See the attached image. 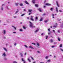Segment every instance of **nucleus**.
<instances>
[{
    "mask_svg": "<svg viewBox=\"0 0 63 63\" xmlns=\"http://www.w3.org/2000/svg\"><path fill=\"white\" fill-rule=\"evenodd\" d=\"M44 8H46V6H44Z\"/></svg>",
    "mask_w": 63,
    "mask_h": 63,
    "instance_id": "338daca9",
    "label": "nucleus"
},
{
    "mask_svg": "<svg viewBox=\"0 0 63 63\" xmlns=\"http://www.w3.org/2000/svg\"><path fill=\"white\" fill-rule=\"evenodd\" d=\"M39 29H38L37 30H36V31H35V33H36L39 31Z\"/></svg>",
    "mask_w": 63,
    "mask_h": 63,
    "instance_id": "9d476101",
    "label": "nucleus"
},
{
    "mask_svg": "<svg viewBox=\"0 0 63 63\" xmlns=\"http://www.w3.org/2000/svg\"><path fill=\"white\" fill-rule=\"evenodd\" d=\"M48 22V20H45L44 21L45 22Z\"/></svg>",
    "mask_w": 63,
    "mask_h": 63,
    "instance_id": "c9c22d12",
    "label": "nucleus"
},
{
    "mask_svg": "<svg viewBox=\"0 0 63 63\" xmlns=\"http://www.w3.org/2000/svg\"><path fill=\"white\" fill-rule=\"evenodd\" d=\"M18 12V10L17 11H16V13H15L16 14Z\"/></svg>",
    "mask_w": 63,
    "mask_h": 63,
    "instance_id": "a878e982",
    "label": "nucleus"
},
{
    "mask_svg": "<svg viewBox=\"0 0 63 63\" xmlns=\"http://www.w3.org/2000/svg\"><path fill=\"white\" fill-rule=\"evenodd\" d=\"M20 55H21V57H22V56H23V54H22V53H20Z\"/></svg>",
    "mask_w": 63,
    "mask_h": 63,
    "instance_id": "412c9836",
    "label": "nucleus"
},
{
    "mask_svg": "<svg viewBox=\"0 0 63 63\" xmlns=\"http://www.w3.org/2000/svg\"><path fill=\"white\" fill-rule=\"evenodd\" d=\"M47 62H50V60H48L47 61Z\"/></svg>",
    "mask_w": 63,
    "mask_h": 63,
    "instance_id": "ea45409f",
    "label": "nucleus"
},
{
    "mask_svg": "<svg viewBox=\"0 0 63 63\" xmlns=\"http://www.w3.org/2000/svg\"><path fill=\"white\" fill-rule=\"evenodd\" d=\"M25 3H26V4H29V3L28 2H27L26 1H25Z\"/></svg>",
    "mask_w": 63,
    "mask_h": 63,
    "instance_id": "2eb2a0df",
    "label": "nucleus"
},
{
    "mask_svg": "<svg viewBox=\"0 0 63 63\" xmlns=\"http://www.w3.org/2000/svg\"><path fill=\"white\" fill-rule=\"evenodd\" d=\"M32 2L33 4H35V1H36V0H33L32 1Z\"/></svg>",
    "mask_w": 63,
    "mask_h": 63,
    "instance_id": "1a4fd4ad",
    "label": "nucleus"
},
{
    "mask_svg": "<svg viewBox=\"0 0 63 63\" xmlns=\"http://www.w3.org/2000/svg\"><path fill=\"white\" fill-rule=\"evenodd\" d=\"M38 19V17H35V21H37Z\"/></svg>",
    "mask_w": 63,
    "mask_h": 63,
    "instance_id": "423d86ee",
    "label": "nucleus"
},
{
    "mask_svg": "<svg viewBox=\"0 0 63 63\" xmlns=\"http://www.w3.org/2000/svg\"><path fill=\"white\" fill-rule=\"evenodd\" d=\"M29 23L30 24L29 25V26L31 28H35V26H33L34 24H33L32 22H29Z\"/></svg>",
    "mask_w": 63,
    "mask_h": 63,
    "instance_id": "f257e3e1",
    "label": "nucleus"
},
{
    "mask_svg": "<svg viewBox=\"0 0 63 63\" xmlns=\"http://www.w3.org/2000/svg\"><path fill=\"white\" fill-rule=\"evenodd\" d=\"M32 44H33V45H36V44L35 43H32Z\"/></svg>",
    "mask_w": 63,
    "mask_h": 63,
    "instance_id": "8fccbe9b",
    "label": "nucleus"
},
{
    "mask_svg": "<svg viewBox=\"0 0 63 63\" xmlns=\"http://www.w3.org/2000/svg\"><path fill=\"white\" fill-rule=\"evenodd\" d=\"M13 33H14L15 34H16V32H13Z\"/></svg>",
    "mask_w": 63,
    "mask_h": 63,
    "instance_id": "69168bd1",
    "label": "nucleus"
},
{
    "mask_svg": "<svg viewBox=\"0 0 63 63\" xmlns=\"http://www.w3.org/2000/svg\"><path fill=\"white\" fill-rule=\"evenodd\" d=\"M43 20V19L42 18H41L40 20V21H42Z\"/></svg>",
    "mask_w": 63,
    "mask_h": 63,
    "instance_id": "2f4dec72",
    "label": "nucleus"
},
{
    "mask_svg": "<svg viewBox=\"0 0 63 63\" xmlns=\"http://www.w3.org/2000/svg\"><path fill=\"white\" fill-rule=\"evenodd\" d=\"M54 14H53L52 15V18H54Z\"/></svg>",
    "mask_w": 63,
    "mask_h": 63,
    "instance_id": "cd10ccee",
    "label": "nucleus"
},
{
    "mask_svg": "<svg viewBox=\"0 0 63 63\" xmlns=\"http://www.w3.org/2000/svg\"><path fill=\"white\" fill-rule=\"evenodd\" d=\"M8 6H6V8H7L8 10H9V8H8Z\"/></svg>",
    "mask_w": 63,
    "mask_h": 63,
    "instance_id": "c85d7f7f",
    "label": "nucleus"
},
{
    "mask_svg": "<svg viewBox=\"0 0 63 63\" xmlns=\"http://www.w3.org/2000/svg\"><path fill=\"white\" fill-rule=\"evenodd\" d=\"M12 27H13V28H14V29H15V30H16V28L14 27V26H12Z\"/></svg>",
    "mask_w": 63,
    "mask_h": 63,
    "instance_id": "9b49d317",
    "label": "nucleus"
},
{
    "mask_svg": "<svg viewBox=\"0 0 63 63\" xmlns=\"http://www.w3.org/2000/svg\"><path fill=\"white\" fill-rule=\"evenodd\" d=\"M50 29H48V31H50Z\"/></svg>",
    "mask_w": 63,
    "mask_h": 63,
    "instance_id": "864d4df0",
    "label": "nucleus"
},
{
    "mask_svg": "<svg viewBox=\"0 0 63 63\" xmlns=\"http://www.w3.org/2000/svg\"><path fill=\"white\" fill-rule=\"evenodd\" d=\"M54 58H56V56L55 55V56H54Z\"/></svg>",
    "mask_w": 63,
    "mask_h": 63,
    "instance_id": "5fc2aeb1",
    "label": "nucleus"
},
{
    "mask_svg": "<svg viewBox=\"0 0 63 63\" xmlns=\"http://www.w3.org/2000/svg\"><path fill=\"white\" fill-rule=\"evenodd\" d=\"M54 44H56V42H55L54 43Z\"/></svg>",
    "mask_w": 63,
    "mask_h": 63,
    "instance_id": "052dcab7",
    "label": "nucleus"
},
{
    "mask_svg": "<svg viewBox=\"0 0 63 63\" xmlns=\"http://www.w3.org/2000/svg\"><path fill=\"white\" fill-rule=\"evenodd\" d=\"M19 4V3H15V5L16 6H18V5Z\"/></svg>",
    "mask_w": 63,
    "mask_h": 63,
    "instance_id": "4be33fe9",
    "label": "nucleus"
},
{
    "mask_svg": "<svg viewBox=\"0 0 63 63\" xmlns=\"http://www.w3.org/2000/svg\"><path fill=\"white\" fill-rule=\"evenodd\" d=\"M19 31H23V30H22V29H20L19 30Z\"/></svg>",
    "mask_w": 63,
    "mask_h": 63,
    "instance_id": "4c0bfd02",
    "label": "nucleus"
},
{
    "mask_svg": "<svg viewBox=\"0 0 63 63\" xmlns=\"http://www.w3.org/2000/svg\"><path fill=\"white\" fill-rule=\"evenodd\" d=\"M50 43H52V42H53V40H52V39H51L50 41Z\"/></svg>",
    "mask_w": 63,
    "mask_h": 63,
    "instance_id": "ddd939ff",
    "label": "nucleus"
},
{
    "mask_svg": "<svg viewBox=\"0 0 63 63\" xmlns=\"http://www.w3.org/2000/svg\"><path fill=\"white\" fill-rule=\"evenodd\" d=\"M43 35H44V33H42L41 34L42 36H43Z\"/></svg>",
    "mask_w": 63,
    "mask_h": 63,
    "instance_id": "6e6d98bb",
    "label": "nucleus"
},
{
    "mask_svg": "<svg viewBox=\"0 0 63 63\" xmlns=\"http://www.w3.org/2000/svg\"><path fill=\"white\" fill-rule=\"evenodd\" d=\"M53 8H51L50 9V10L51 11H52L53 10Z\"/></svg>",
    "mask_w": 63,
    "mask_h": 63,
    "instance_id": "473e14b6",
    "label": "nucleus"
},
{
    "mask_svg": "<svg viewBox=\"0 0 63 63\" xmlns=\"http://www.w3.org/2000/svg\"><path fill=\"white\" fill-rule=\"evenodd\" d=\"M25 15V14H23L21 15V16H24V15Z\"/></svg>",
    "mask_w": 63,
    "mask_h": 63,
    "instance_id": "393cba45",
    "label": "nucleus"
},
{
    "mask_svg": "<svg viewBox=\"0 0 63 63\" xmlns=\"http://www.w3.org/2000/svg\"><path fill=\"white\" fill-rule=\"evenodd\" d=\"M48 56H47L45 58L47 59H48Z\"/></svg>",
    "mask_w": 63,
    "mask_h": 63,
    "instance_id": "7c9ffc66",
    "label": "nucleus"
},
{
    "mask_svg": "<svg viewBox=\"0 0 63 63\" xmlns=\"http://www.w3.org/2000/svg\"><path fill=\"white\" fill-rule=\"evenodd\" d=\"M62 47V44H61L60 45L59 47Z\"/></svg>",
    "mask_w": 63,
    "mask_h": 63,
    "instance_id": "a211bd4d",
    "label": "nucleus"
},
{
    "mask_svg": "<svg viewBox=\"0 0 63 63\" xmlns=\"http://www.w3.org/2000/svg\"><path fill=\"white\" fill-rule=\"evenodd\" d=\"M47 38H48V36H47L46 39H47Z\"/></svg>",
    "mask_w": 63,
    "mask_h": 63,
    "instance_id": "603ef678",
    "label": "nucleus"
},
{
    "mask_svg": "<svg viewBox=\"0 0 63 63\" xmlns=\"http://www.w3.org/2000/svg\"><path fill=\"white\" fill-rule=\"evenodd\" d=\"M56 13H58V8H57V7H56Z\"/></svg>",
    "mask_w": 63,
    "mask_h": 63,
    "instance_id": "39448f33",
    "label": "nucleus"
},
{
    "mask_svg": "<svg viewBox=\"0 0 63 63\" xmlns=\"http://www.w3.org/2000/svg\"><path fill=\"white\" fill-rule=\"evenodd\" d=\"M56 3L57 4V6L58 7H59V4H58V1H57Z\"/></svg>",
    "mask_w": 63,
    "mask_h": 63,
    "instance_id": "f8f14e48",
    "label": "nucleus"
},
{
    "mask_svg": "<svg viewBox=\"0 0 63 63\" xmlns=\"http://www.w3.org/2000/svg\"><path fill=\"white\" fill-rule=\"evenodd\" d=\"M60 50H61V51H63V49H61V48L60 49Z\"/></svg>",
    "mask_w": 63,
    "mask_h": 63,
    "instance_id": "e433bc0d",
    "label": "nucleus"
},
{
    "mask_svg": "<svg viewBox=\"0 0 63 63\" xmlns=\"http://www.w3.org/2000/svg\"><path fill=\"white\" fill-rule=\"evenodd\" d=\"M3 6H4V4H2L1 7V10L2 11H3L4 9V8H3Z\"/></svg>",
    "mask_w": 63,
    "mask_h": 63,
    "instance_id": "7ed1b4c3",
    "label": "nucleus"
},
{
    "mask_svg": "<svg viewBox=\"0 0 63 63\" xmlns=\"http://www.w3.org/2000/svg\"><path fill=\"white\" fill-rule=\"evenodd\" d=\"M22 61H23V63H26V62L25 60H24L23 58L22 59Z\"/></svg>",
    "mask_w": 63,
    "mask_h": 63,
    "instance_id": "20e7f679",
    "label": "nucleus"
},
{
    "mask_svg": "<svg viewBox=\"0 0 63 63\" xmlns=\"http://www.w3.org/2000/svg\"><path fill=\"white\" fill-rule=\"evenodd\" d=\"M4 50H5V51H7V49L5 48H4Z\"/></svg>",
    "mask_w": 63,
    "mask_h": 63,
    "instance_id": "72a5a7b5",
    "label": "nucleus"
},
{
    "mask_svg": "<svg viewBox=\"0 0 63 63\" xmlns=\"http://www.w3.org/2000/svg\"><path fill=\"white\" fill-rule=\"evenodd\" d=\"M32 10L31 9L30 10H29V12H30V13H31V11H32Z\"/></svg>",
    "mask_w": 63,
    "mask_h": 63,
    "instance_id": "b1692460",
    "label": "nucleus"
},
{
    "mask_svg": "<svg viewBox=\"0 0 63 63\" xmlns=\"http://www.w3.org/2000/svg\"><path fill=\"white\" fill-rule=\"evenodd\" d=\"M28 60L30 62H31V60H30V59H29V58H28Z\"/></svg>",
    "mask_w": 63,
    "mask_h": 63,
    "instance_id": "aec40b11",
    "label": "nucleus"
},
{
    "mask_svg": "<svg viewBox=\"0 0 63 63\" xmlns=\"http://www.w3.org/2000/svg\"><path fill=\"white\" fill-rule=\"evenodd\" d=\"M31 58L32 59V60H34V59L32 57H31Z\"/></svg>",
    "mask_w": 63,
    "mask_h": 63,
    "instance_id": "5701e85b",
    "label": "nucleus"
},
{
    "mask_svg": "<svg viewBox=\"0 0 63 63\" xmlns=\"http://www.w3.org/2000/svg\"><path fill=\"white\" fill-rule=\"evenodd\" d=\"M53 32H54V33H55V31H54V30H53Z\"/></svg>",
    "mask_w": 63,
    "mask_h": 63,
    "instance_id": "de8ad7c7",
    "label": "nucleus"
},
{
    "mask_svg": "<svg viewBox=\"0 0 63 63\" xmlns=\"http://www.w3.org/2000/svg\"><path fill=\"white\" fill-rule=\"evenodd\" d=\"M4 60H7V59H6V58H4Z\"/></svg>",
    "mask_w": 63,
    "mask_h": 63,
    "instance_id": "37998d69",
    "label": "nucleus"
},
{
    "mask_svg": "<svg viewBox=\"0 0 63 63\" xmlns=\"http://www.w3.org/2000/svg\"><path fill=\"white\" fill-rule=\"evenodd\" d=\"M43 16H45V15H46V14H43Z\"/></svg>",
    "mask_w": 63,
    "mask_h": 63,
    "instance_id": "13d9d810",
    "label": "nucleus"
},
{
    "mask_svg": "<svg viewBox=\"0 0 63 63\" xmlns=\"http://www.w3.org/2000/svg\"><path fill=\"white\" fill-rule=\"evenodd\" d=\"M3 38H4V39H5L6 38V37H3Z\"/></svg>",
    "mask_w": 63,
    "mask_h": 63,
    "instance_id": "774afa93",
    "label": "nucleus"
},
{
    "mask_svg": "<svg viewBox=\"0 0 63 63\" xmlns=\"http://www.w3.org/2000/svg\"><path fill=\"white\" fill-rule=\"evenodd\" d=\"M25 47L26 48H27V46L26 45H24Z\"/></svg>",
    "mask_w": 63,
    "mask_h": 63,
    "instance_id": "a19ab883",
    "label": "nucleus"
},
{
    "mask_svg": "<svg viewBox=\"0 0 63 63\" xmlns=\"http://www.w3.org/2000/svg\"><path fill=\"white\" fill-rule=\"evenodd\" d=\"M24 55H26V53H25Z\"/></svg>",
    "mask_w": 63,
    "mask_h": 63,
    "instance_id": "4d7b16f0",
    "label": "nucleus"
},
{
    "mask_svg": "<svg viewBox=\"0 0 63 63\" xmlns=\"http://www.w3.org/2000/svg\"><path fill=\"white\" fill-rule=\"evenodd\" d=\"M29 48H31L32 49H34V48H33V47H32V46H30L29 47Z\"/></svg>",
    "mask_w": 63,
    "mask_h": 63,
    "instance_id": "0eeeda50",
    "label": "nucleus"
},
{
    "mask_svg": "<svg viewBox=\"0 0 63 63\" xmlns=\"http://www.w3.org/2000/svg\"><path fill=\"white\" fill-rule=\"evenodd\" d=\"M16 43H15V44H14V45H15V46H16Z\"/></svg>",
    "mask_w": 63,
    "mask_h": 63,
    "instance_id": "0e129e2a",
    "label": "nucleus"
},
{
    "mask_svg": "<svg viewBox=\"0 0 63 63\" xmlns=\"http://www.w3.org/2000/svg\"><path fill=\"white\" fill-rule=\"evenodd\" d=\"M38 53H41V52H40V51H38Z\"/></svg>",
    "mask_w": 63,
    "mask_h": 63,
    "instance_id": "680f3d73",
    "label": "nucleus"
},
{
    "mask_svg": "<svg viewBox=\"0 0 63 63\" xmlns=\"http://www.w3.org/2000/svg\"><path fill=\"white\" fill-rule=\"evenodd\" d=\"M33 16H31V20L32 21H34V19H33Z\"/></svg>",
    "mask_w": 63,
    "mask_h": 63,
    "instance_id": "f03ea898",
    "label": "nucleus"
},
{
    "mask_svg": "<svg viewBox=\"0 0 63 63\" xmlns=\"http://www.w3.org/2000/svg\"><path fill=\"white\" fill-rule=\"evenodd\" d=\"M23 28L24 29H26V27H23Z\"/></svg>",
    "mask_w": 63,
    "mask_h": 63,
    "instance_id": "a18cd8bd",
    "label": "nucleus"
},
{
    "mask_svg": "<svg viewBox=\"0 0 63 63\" xmlns=\"http://www.w3.org/2000/svg\"><path fill=\"white\" fill-rule=\"evenodd\" d=\"M6 33V30H4L3 31V34H5Z\"/></svg>",
    "mask_w": 63,
    "mask_h": 63,
    "instance_id": "4468645a",
    "label": "nucleus"
},
{
    "mask_svg": "<svg viewBox=\"0 0 63 63\" xmlns=\"http://www.w3.org/2000/svg\"><path fill=\"white\" fill-rule=\"evenodd\" d=\"M35 7H38V5H37V4H35Z\"/></svg>",
    "mask_w": 63,
    "mask_h": 63,
    "instance_id": "79ce46f5",
    "label": "nucleus"
},
{
    "mask_svg": "<svg viewBox=\"0 0 63 63\" xmlns=\"http://www.w3.org/2000/svg\"><path fill=\"white\" fill-rule=\"evenodd\" d=\"M38 10H39V11H40V12H42V10H41V9L39 8V9H38Z\"/></svg>",
    "mask_w": 63,
    "mask_h": 63,
    "instance_id": "f704fd0d",
    "label": "nucleus"
},
{
    "mask_svg": "<svg viewBox=\"0 0 63 63\" xmlns=\"http://www.w3.org/2000/svg\"><path fill=\"white\" fill-rule=\"evenodd\" d=\"M5 53H3V56H6V54H5Z\"/></svg>",
    "mask_w": 63,
    "mask_h": 63,
    "instance_id": "6ab92c4d",
    "label": "nucleus"
},
{
    "mask_svg": "<svg viewBox=\"0 0 63 63\" xmlns=\"http://www.w3.org/2000/svg\"><path fill=\"white\" fill-rule=\"evenodd\" d=\"M55 47V46H52V48H53V47Z\"/></svg>",
    "mask_w": 63,
    "mask_h": 63,
    "instance_id": "09e8293b",
    "label": "nucleus"
},
{
    "mask_svg": "<svg viewBox=\"0 0 63 63\" xmlns=\"http://www.w3.org/2000/svg\"><path fill=\"white\" fill-rule=\"evenodd\" d=\"M60 31H60V30H58V32H59V33H60Z\"/></svg>",
    "mask_w": 63,
    "mask_h": 63,
    "instance_id": "58836bf2",
    "label": "nucleus"
},
{
    "mask_svg": "<svg viewBox=\"0 0 63 63\" xmlns=\"http://www.w3.org/2000/svg\"><path fill=\"white\" fill-rule=\"evenodd\" d=\"M37 44L38 46H40V44L38 42H37Z\"/></svg>",
    "mask_w": 63,
    "mask_h": 63,
    "instance_id": "f3484780",
    "label": "nucleus"
},
{
    "mask_svg": "<svg viewBox=\"0 0 63 63\" xmlns=\"http://www.w3.org/2000/svg\"><path fill=\"white\" fill-rule=\"evenodd\" d=\"M32 63H36V61L33 62Z\"/></svg>",
    "mask_w": 63,
    "mask_h": 63,
    "instance_id": "bf43d9fd",
    "label": "nucleus"
},
{
    "mask_svg": "<svg viewBox=\"0 0 63 63\" xmlns=\"http://www.w3.org/2000/svg\"><path fill=\"white\" fill-rule=\"evenodd\" d=\"M56 25L54 26H53V27H54V28H55V27H56V26H57V24H56Z\"/></svg>",
    "mask_w": 63,
    "mask_h": 63,
    "instance_id": "dca6fc26",
    "label": "nucleus"
},
{
    "mask_svg": "<svg viewBox=\"0 0 63 63\" xmlns=\"http://www.w3.org/2000/svg\"><path fill=\"white\" fill-rule=\"evenodd\" d=\"M20 6H23V4L22 3H21L20 4Z\"/></svg>",
    "mask_w": 63,
    "mask_h": 63,
    "instance_id": "bb28decb",
    "label": "nucleus"
},
{
    "mask_svg": "<svg viewBox=\"0 0 63 63\" xmlns=\"http://www.w3.org/2000/svg\"><path fill=\"white\" fill-rule=\"evenodd\" d=\"M31 12H30V13H29V15H30V14H31Z\"/></svg>",
    "mask_w": 63,
    "mask_h": 63,
    "instance_id": "e2e57ef3",
    "label": "nucleus"
},
{
    "mask_svg": "<svg viewBox=\"0 0 63 63\" xmlns=\"http://www.w3.org/2000/svg\"><path fill=\"white\" fill-rule=\"evenodd\" d=\"M46 5H47V6H51V4L49 3H46Z\"/></svg>",
    "mask_w": 63,
    "mask_h": 63,
    "instance_id": "6e6552de",
    "label": "nucleus"
},
{
    "mask_svg": "<svg viewBox=\"0 0 63 63\" xmlns=\"http://www.w3.org/2000/svg\"><path fill=\"white\" fill-rule=\"evenodd\" d=\"M13 63H17V62H16V61H14L13 62Z\"/></svg>",
    "mask_w": 63,
    "mask_h": 63,
    "instance_id": "c756f323",
    "label": "nucleus"
},
{
    "mask_svg": "<svg viewBox=\"0 0 63 63\" xmlns=\"http://www.w3.org/2000/svg\"><path fill=\"white\" fill-rule=\"evenodd\" d=\"M17 17L16 16H14V18H16Z\"/></svg>",
    "mask_w": 63,
    "mask_h": 63,
    "instance_id": "3c124183",
    "label": "nucleus"
},
{
    "mask_svg": "<svg viewBox=\"0 0 63 63\" xmlns=\"http://www.w3.org/2000/svg\"><path fill=\"white\" fill-rule=\"evenodd\" d=\"M59 11L60 12H62V10H60Z\"/></svg>",
    "mask_w": 63,
    "mask_h": 63,
    "instance_id": "49530a36",
    "label": "nucleus"
},
{
    "mask_svg": "<svg viewBox=\"0 0 63 63\" xmlns=\"http://www.w3.org/2000/svg\"><path fill=\"white\" fill-rule=\"evenodd\" d=\"M58 40L59 41H60V39L59 38H58Z\"/></svg>",
    "mask_w": 63,
    "mask_h": 63,
    "instance_id": "c03bdc74",
    "label": "nucleus"
}]
</instances>
